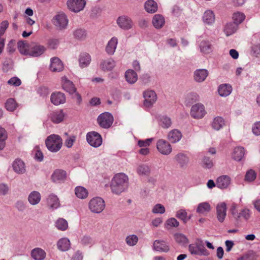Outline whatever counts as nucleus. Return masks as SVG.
Listing matches in <instances>:
<instances>
[{
  "instance_id": "6",
  "label": "nucleus",
  "mask_w": 260,
  "mask_h": 260,
  "mask_svg": "<svg viewBox=\"0 0 260 260\" xmlns=\"http://www.w3.org/2000/svg\"><path fill=\"white\" fill-rule=\"evenodd\" d=\"M86 140L92 147L98 148L102 144V138L100 134L96 132H89L86 135Z\"/></svg>"
},
{
  "instance_id": "11",
  "label": "nucleus",
  "mask_w": 260,
  "mask_h": 260,
  "mask_svg": "<svg viewBox=\"0 0 260 260\" xmlns=\"http://www.w3.org/2000/svg\"><path fill=\"white\" fill-rule=\"evenodd\" d=\"M206 114L204 106L198 103L191 107L190 110L191 116L196 119L202 118Z\"/></svg>"
},
{
  "instance_id": "3",
  "label": "nucleus",
  "mask_w": 260,
  "mask_h": 260,
  "mask_svg": "<svg viewBox=\"0 0 260 260\" xmlns=\"http://www.w3.org/2000/svg\"><path fill=\"white\" fill-rule=\"evenodd\" d=\"M188 250L193 255L208 256L210 254L204 246L203 241L199 238L196 239L194 243L189 245Z\"/></svg>"
},
{
  "instance_id": "20",
  "label": "nucleus",
  "mask_w": 260,
  "mask_h": 260,
  "mask_svg": "<svg viewBox=\"0 0 260 260\" xmlns=\"http://www.w3.org/2000/svg\"><path fill=\"white\" fill-rule=\"evenodd\" d=\"M46 50V47L43 45L34 44L30 47L29 55L33 57H38L43 54Z\"/></svg>"
},
{
  "instance_id": "59",
  "label": "nucleus",
  "mask_w": 260,
  "mask_h": 260,
  "mask_svg": "<svg viewBox=\"0 0 260 260\" xmlns=\"http://www.w3.org/2000/svg\"><path fill=\"white\" fill-rule=\"evenodd\" d=\"M15 207L20 212H23L26 208V203L22 200H18L15 203Z\"/></svg>"
},
{
  "instance_id": "18",
  "label": "nucleus",
  "mask_w": 260,
  "mask_h": 260,
  "mask_svg": "<svg viewBox=\"0 0 260 260\" xmlns=\"http://www.w3.org/2000/svg\"><path fill=\"white\" fill-rule=\"evenodd\" d=\"M61 84L63 89L70 94H74L75 92L76 88L74 85L66 76L61 78Z\"/></svg>"
},
{
  "instance_id": "57",
  "label": "nucleus",
  "mask_w": 260,
  "mask_h": 260,
  "mask_svg": "<svg viewBox=\"0 0 260 260\" xmlns=\"http://www.w3.org/2000/svg\"><path fill=\"white\" fill-rule=\"evenodd\" d=\"M179 225V222L173 217L169 218L166 222L165 227L166 228H176Z\"/></svg>"
},
{
  "instance_id": "61",
  "label": "nucleus",
  "mask_w": 260,
  "mask_h": 260,
  "mask_svg": "<svg viewBox=\"0 0 260 260\" xmlns=\"http://www.w3.org/2000/svg\"><path fill=\"white\" fill-rule=\"evenodd\" d=\"M251 52L253 56L258 57L260 56V44H254L251 47Z\"/></svg>"
},
{
  "instance_id": "48",
  "label": "nucleus",
  "mask_w": 260,
  "mask_h": 260,
  "mask_svg": "<svg viewBox=\"0 0 260 260\" xmlns=\"http://www.w3.org/2000/svg\"><path fill=\"white\" fill-rule=\"evenodd\" d=\"M174 237L175 241L180 245H184L188 242L187 238L183 234L176 233Z\"/></svg>"
},
{
  "instance_id": "40",
  "label": "nucleus",
  "mask_w": 260,
  "mask_h": 260,
  "mask_svg": "<svg viewBox=\"0 0 260 260\" xmlns=\"http://www.w3.org/2000/svg\"><path fill=\"white\" fill-rule=\"evenodd\" d=\"M91 61V57L89 54L87 53L81 54L79 58L80 67L84 68L88 66Z\"/></svg>"
},
{
  "instance_id": "17",
  "label": "nucleus",
  "mask_w": 260,
  "mask_h": 260,
  "mask_svg": "<svg viewBox=\"0 0 260 260\" xmlns=\"http://www.w3.org/2000/svg\"><path fill=\"white\" fill-rule=\"evenodd\" d=\"M50 100L53 104L57 106L65 103L66 96L62 92H53L51 95Z\"/></svg>"
},
{
  "instance_id": "9",
  "label": "nucleus",
  "mask_w": 260,
  "mask_h": 260,
  "mask_svg": "<svg viewBox=\"0 0 260 260\" xmlns=\"http://www.w3.org/2000/svg\"><path fill=\"white\" fill-rule=\"evenodd\" d=\"M116 23L119 28L125 30L131 29L133 26V22L132 19L129 16L124 15L117 18Z\"/></svg>"
},
{
  "instance_id": "28",
  "label": "nucleus",
  "mask_w": 260,
  "mask_h": 260,
  "mask_svg": "<svg viewBox=\"0 0 260 260\" xmlns=\"http://www.w3.org/2000/svg\"><path fill=\"white\" fill-rule=\"evenodd\" d=\"M152 23L156 29H160L165 25V19L162 15L157 14L153 16Z\"/></svg>"
},
{
  "instance_id": "22",
  "label": "nucleus",
  "mask_w": 260,
  "mask_h": 260,
  "mask_svg": "<svg viewBox=\"0 0 260 260\" xmlns=\"http://www.w3.org/2000/svg\"><path fill=\"white\" fill-rule=\"evenodd\" d=\"M174 159L181 168H186L189 161V159L187 155L183 153L177 154L175 156Z\"/></svg>"
},
{
  "instance_id": "37",
  "label": "nucleus",
  "mask_w": 260,
  "mask_h": 260,
  "mask_svg": "<svg viewBox=\"0 0 260 260\" xmlns=\"http://www.w3.org/2000/svg\"><path fill=\"white\" fill-rule=\"evenodd\" d=\"M57 248L61 251H67L70 247L71 243L69 239L67 238H62L57 242Z\"/></svg>"
},
{
  "instance_id": "38",
  "label": "nucleus",
  "mask_w": 260,
  "mask_h": 260,
  "mask_svg": "<svg viewBox=\"0 0 260 260\" xmlns=\"http://www.w3.org/2000/svg\"><path fill=\"white\" fill-rule=\"evenodd\" d=\"M225 124L223 118L220 116L215 117L212 122V128L216 130L219 131L222 128Z\"/></svg>"
},
{
  "instance_id": "25",
  "label": "nucleus",
  "mask_w": 260,
  "mask_h": 260,
  "mask_svg": "<svg viewBox=\"0 0 260 260\" xmlns=\"http://www.w3.org/2000/svg\"><path fill=\"white\" fill-rule=\"evenodd\" d=\"M67 177L66 171L62 170H56L52 175V180L54 182L60 183L63 181Z\"/></svg>"
},
{
  "instance_id": "14",
  "label": "nucleus",
  "mask_w": 260,
  "mask_h": 260,
  "mask_svg": "<svg viewBox=\"0 0 260 260\" xmlns=\"http://www.w3.org/2000/svg\"><path fill=\"white\" fill-rule=\"evenodd\" d=\"M65 114L62 109L51 111L48 115L49 119L54 123L61 122L64 118Z\"/></svg>"
},
{
  "instance_id": "1",
  "label": "nucleus",
  "mask_w": 260,
  "mask_h": 260,
  "mask_svg": "<svg viewBox=\"0 0 260 260\" xmlns=\"http://www.w3.org/2000/svg\"><path fill=\"white\" fill-rule=\"evenodd\" d=\"M128 187V177L125 174H116L111 180L110 187L113 193L119 195Z\"/></svg>"
},
{
  "instance_id": "12",
  "label": "nucleus",
  "mask_w": 260,
  "mask_h": 260,
  "mask_svg": "<svg viewBox=\"0 0 260 260\" xmlns=\"http://www.w3.org/2000/svg\"><path fill=\"white\" fill-rule=\"evenodd\" d=\"M86 5L85 0H68V7L71 11L78 13L82 11Z\"/></svg>"
},
{
  "instance_id": "49",
  "label": "nucleus",
  "mask_w": 260,
  "mask_h": 260,
  "mask_svg": "<svg viewBox=\"0 0 260 260\" xmlns=\"http://www.w3.org/2000/svg\"><path fill=\"white\" fill-rule=\"evenodd\" d=\"M7 133L6 130L0 127V150H3L6 145L5 141L7 139Z\"/></svg>"
},
{
  "instance_id": "23",
  "label": "nucleus",
  "mask_w": 260,
  "mask_h": 260,
  "mask_svg": "<svg viewBox=\"0 0 260 260\" xmlns=\"http://www.w3.org/2000/svg\"><path fill=\"white\" fill-rule=\"evenodd\" d=\"M182 136V133L179 130L174 129L169 132L167 138L171 143H176L181 140Z\"/></svg>"
},
{
  "instance_id": "32",
  "label": "nucleus",
  "mask_w": 260,
  "mask_h": 260,
  "mask_svg": "<svg viewBox=\"0 0 260 260\" xmlns=\"http://www.w3.org/2000/svg\"><path fill=\"white\" fill-rule=\"evenodd\" d=\"M115 61L112 58L104 60L100 63V67L104 71H111L115 67Z\"/></svg>"
},
{
  "instance_id": "5",
  "label": "nucleus",
  "mask_w": 260,
  "mask_h": 260,
  "mask_svg": "<svg viewBox=\"0 0 260 260\" xmlns=\"http://www.w3.org/2000/svg\"><path fill=\"white\" fill-rule=\"evenodd\" d=\"M99 125L104 128H110L113 123V115L109 112H105L101 114L97 119Z\"/></svg>"
},
{
  "instance_id": "19",
  "label": "nucleus",
  "mask_w": 260,
  "mask_h": 260,
  "mask_svg": "<svg viewBox=\"0 0 260 260\" xmlns=\"http://www.w3.org/2000/svg\"><path fill=\"white\" fill-rule=\"evenodd\" d=\"M118 44V39L115 37H112L108 42L105 50L106 53L109 55H112L114 54L117 48Z\"/></svg>"
},
{
  "instance_id": "50",
  "label": "nucleus",
  "mask_w": 260,
  "mask_h": 260,
  "mask_svg": "<svg viewBox=\"0 0 260 260\" xmlns=\"http://www.w3.org/2000/svg\"><path fill=\"white\" fill-rule=\"evenodd\" d=\"M65 135L67 136V138L64 140V145L67 148H71L76 140V136L74 135H68L67 133H65Z\"/></svg>"
},
{
  "instance_id": "15",
  "label": "nucleus",
  "mask_w": 260,
  "mask_h": 260,
  "mask_svg": "<svg viewBox=\"0 0 260 260\" xmlns=\"http://www.w3.org/2000/svg\"><path fill=\"white\" fill-rule=\"evenodd\" d=\"M226 204L224 202H220L216 206L217 218L220 222H223L226 215Z\"/></svg>"
},
{
  "instance_id": "58",
  "label": "nucleus",
  "mask_w": 260,
  "mask_h": 260,
  "mask_svg": "<svg viewBox=\"0 0 260 260\" xmlns=\"http://www.w3.org/2000/svg\"><path fill=\"white\" fill-rule=\"evenodd\" d=\"M187 212L184 209L179 210L176 214V217L182 220L184 222H186L187 220Z\"/></svg>"
},
{
  "instance_id": "46",
  "label": "nucleus",
  "mask_w": 260,
  "mask_h": 260,
  "mask_svg": "<svg viewBox=\"0 0 260 260\" xmlns=\"http://www.w3.org/2000/svg\"><path fill=\"white\" fill-rule=\"evenodd\" d=\"M211 209V206L209 203L203 202L198 205L197 212L199 213L204 214L210 212Z\"/></svg>"
},
{
  "instance_id": "53",
  "label": "nucleus",
  "mask_w": 260,
  "mask_h": 260,
  "mask_svg": "<svg viewBox=\"0 0 260 260\" xmlns=\"http://www.w3.org/2000/svg\"><path fill=\"white\" fill-rule=\"evenodd\" d=\"M256 177V172L252 169L248 170L245 176V180L247 182H253Z\"/></svg>"
},
{
  "instance_id": "30",
  "label": "nucleus",
  "mask_w": 260,
  "mask_h": 260,
  "mask_svg": "<svg viewBox=\"0 0 260 260\" xmlns=\"http://www.w3.org/2000/svg\"><path fill=\"white\" fill-rule=\"evenodd\" d=\"M215 15L211 10H206L203 16V22L208 25L212 24L215 21Z\"/></svg>"
},
{
  "instance_id": "54",
  "label": "nucleus",
  "mask_w": 260,
  "mask_h": 260,
  "mask_svg": "<svg viewBox=\"0 0 260 260\" xmlns=\"http://www.w3.org/2000/svg\"><path fill=\"white\" fill-rule=\"evenodd\" d=\"M125 241L128 246H133L138 243V238L136 235H130L126 237Z\"/></svg>"
},
{
  "instance_id": "39",
  "label": "nucleus",
  "mask_w": 260,
  "mask_h": 260,
  "mask_svg": "<svg viewBox=\"0 0 260 260\" xmlns=\"http://www.w3.org/2000/svg\"><path fill=\"white\" fill-rule=\"evenodd\" d=\"M238 26L235 23L229 22L224 28V32L226 36H230L234 34L238 29Z\"/></svg>"
},
{
  "instance_id": "56",
  "label": "nucleus",
  "mask_w": 260,
  "mask_h": 260,
  "mask_svg": "<svg viewBox=\"0 0 260 260\" xmlns=\"http://www.w3.org/2000/svg\"><path fill=\"white\" fill-rule=\"evenodd\" d=\"M166 211L165 207L161 204H156L152 209V212L154 214H164Z\"/></svg>"
},
{
  "instance_id": "52",
  "label": "nucleus",
  "mask_w": 260,
  "mask_h": 260,
  "mask_svg": "<svg viewBox=\"0 0 260 260\" xmlns=\"http://www.w3.org/2000/svg\"><path fill=\"white\" fill-rule=\"evenodd\" d=\"M74 37L78 40H84L86 37V33L84 29L78 28L73 31Z\"/></svg>"
},
{
  "instance_id": "26",
  "label": "nucleus",
  "mask_w": 260,
  "mask_h": 260,
  "mask_svg": "<svg viewBox=\"0 0 260 260\" xmlns=\"http://www.w3.org/2000/svg\"><path fill=\"white\" fill-rule=\"evenodd\" d=\"M208 75V71L206 69H198L193 73L194 80L199 83L205 81Z\"/></svg>"
},
{
  "instance_id": "45",
  "label": "nucleus",
  "mask_w": 260,
  "mask_h": 260,
  "mask_svg": "<svg viewBox=\"0 0 260 260\" xmlns=\"http://www.w3.org/2000/svg\"><path fill=\"white\" fill-rule=\"evenodd\" d=\"M200 50L205 54L209 53L212 51L211 44L208 41L203 40L200 44Z\"/></svg>"
},
{
  "instance_id": "51",
  "label": "nucleus",
  "mask_w": 260,
  "mask_h": 260,
  "mask_svg": "<svg viewBox=\"0 0 260 260\" xmlns=\"http://www.w3.org/2000/svg\"><path fill=\"white\" fill-rule=\"evenodd\" d=\"M17 107V104L14 99H9L5 103V107L8 111H13Z\"/></svg>"
},
{
  "instance_id": "55",
  "label": "nucleus",
  "mask_w": 260,
  "mask_h": 260,
  "mask_svg": "<svg viewBox=\"0 0 260 260\" xmlns=\"http://www.w3.org/2000/svg\"><path fill=\"white\" fill-rule=\"evenodd\" d=\"M160 124L163 128L169 127L172 124L170 118L166 116H162L160 119Z\"/></svg>"
},
{
  "instance_id": "64",
  "label": "nucleus",
  "mask_w": 260,
  "mask_h": 260,
  "mask_svg": "<svg viewBox=\"0 0 260 260\" xmlns=\"http://www.w3.org/2000/svg\"><path fill=\"white\" fill-rule=\"evenodd\" d=\"M8 83L11 85L18 86L21 85V81L18 77H14L9 80Z\"/></svg>"
},
{
  "instance_id": "2",
  "label": "nucleus",
  "mask_w": 260,
  "mask_h": 260,
  "mask_svg": "<svg viewBox=\"0 0 260 260\" xmlns=\"http://www.w3.org/2000/svg\"><path fill=\"white\" fill-rule=\"evenodd\" d=\"M47 149L52 152L58 151L62 146V140L58 135L51 134L45 140Z\"/></svg>"
},
{
  "instance_id": "31",
  "label": "nucleus",
  "mask_w": 260,
  "mask_h": 260,
  "mask_svg": "<svg viewBox=\"0 0 260 260\" xmlns=\"http://www.w3.org/2000/svg\"><path fill=\"white\" fill-rule=\"evenodd\" d=\"M244 154V148L243 147L238 146L234 149L232 156L234 160L239 161L242 160Z\"/></svg>"
},
{
  "instance_id": "47",
  "label": "nucleus",
  "mask_w": 260,
  "mask_h": 260,
  "mask_svg": "<svg viewBox=\"0 0 260 260\" xmlns=\"http://www.w3.org/2000/svg\"><path fill=\"white\" fill-rule=\"evenodd\" d=\"M233 20L234 23L237 24L238 26L241 24L245 19V14L241 12H236L233 15Z\"/></svg>"
},
{
  "instance_id": "27",
  "label": "nucleus",
  "mask_w": 260,
  "mask_h": 260,
  "mask_svg": "<svg viewBox=\"0 0 260 260\" xmlns=\"http://www.w3.org/2000/svg\"><path fill=\"white\" fill-rule=\"evenodd\" d=\"M153 249L157 251L167 252L170 248L165 241L155 240L153 243Z\"/></svg>"
},
{
  "instance_id": "42",
  "label": "nucleus",
  "mask_w": 260,
  "mask_h": 260,
  "mask_svg": "<svg viewBox=\"0 0 260 260\" xmlns=\"http://www.w3.org/2000/svg\"><path fill=\"white\" fill-rule=\"evenodd\" d=\"M18 49L22 54H29L30 47L29 44L25 41H19L18 43Z\"/></svg>"
},
{
  "instance_id": "7",
  "label": "nucleus",
  "mask_w": 260,
  "mask_h": 260,
  "mask_svg": "<svg viewBox=\"0 0 260 260\" xmlns=\"http://www.w3.org/2000/svg\"><path fill=\"white\" fill-rule=\"evenodd\" d=\"M144 99V106L147 108L151 107L157 99L155 92L153 90L147 89L143 93Z\"/></svg>"
},
{
  "instance_id": "4",
  "label": "nucleus",
  "mask_w": 260,
  "mask_h": 260,
  "mask_svg": "<svg viewBox=\"0 0 260 260\" xmlns=\"http://www.w3.org/2000/svg\"><path fill=\"white\" fill-rule=\"evenodd\" d=\"M88 207L91 212L95 213H100L105 209V201L100 197L93 198L89 201Z\"/></svg>"
},
{
  "instance_id": "10",
  "label": "nucleus",
  "mask_w": 260,
  "mask_h": 260,
  "mask_svg": "<svg viewBox=\"0 0 260 260\" xmlns=\"http://www.w3.org/2000/svg\"><path fill=\"white\" fill-rule=\"evenodd\" d=\"M156 148L160 153L165 155L170 154L172 151L171 144L164 139H159L157 141Z\"/></svg>"
},
{
  "instance_id": "8",
  "label": "nucleus",
  "mask_w": 260,
  "mask_h": 260,
  "mask_svg": "<svg viewBox=\"0 0 260 260\" xmlns=\"http://www.w3.org/2000/svg\"><path fill=\"white\" fill-rule=\"evenodd\" d=\"M53 23L59 30L66 28L68 24V19L63 13H59L53 18Z\"/></svg>"
},
{
  "instance_id": "36",
  "label": "nucleus",
  "mask_w": 260,
  "mask_h": 260,
  "mask_svg": "<svg viewBox=\"0 0 260 260\" xmlns=\"http://www.w3.org/2000/svg\"><path fill=\"white\" fill-rule=\"evenodd\" d=\"M31 256L35 260H43L46 257V252L40 248H36L32 250Z\"/></svg>"
},
{
  "instance_id": "35",
  "label": "nucleus",
  "mask_w": 260,
  "mask_h": 260,
  "mask_svg": "<svg viewBox=\"0 0 260 260\" xmlns=\"http://www.w3.org/2000/svg\"><path fill=\"white\" fill-rule=\"evenodd\" d=\"M144 8L147 12L154 13L157 10V4L154 0H147L144 4Z\"/></svg>"
},
{
  "instance_id": "21",
  "label": "nucleus",
  "mask_w": 260,
  "mask_h": 260,
  "mask_svg": "<svg viewBox=\"0 0 260 260\" xmlns=\"http://www.w3.org/2000/svg\"><path fill=\"white\" fill-rule=\"evenodd\" d=\"M63 69V65L60 59L54 57L50 59V69L52 72H60Z\"/></svg>"
},
{
  "instance_id": "62",
  "label": "nucleus",
  "mask_w": 260,
  "mask_h": 260,
  "mask_svg": "<svg viewBox=\"0 0 260 260\" xmlns=\"http://www.w3.org/2000/svg\"><path fill=\"white\" fill-rule=\"evenodd\" d=\"M202 163L203 167L207 169H210L213 166L212 161L208 157H204L203 158Z\"/></svg>"
},
{
  "instance_id": "63",
  "label": "nucleus",
  "mask_w": 260,
  "mask_h": 260,
  "mask_svg": "<svg viewBox=\"0 0 260 260\" xmlns=\"http://www.w3.org/2000/svg\"><path fill=\"white\" fill-rule=\"evenodd\" d=\"M9 25V23L7 20H4L0 23V37L4 34Z\"/></svg>"
},
{
  "instance_id": "43",
  "label": "nucleus",
  "mask_w": 260,
  "mask_h": 260,
  "mask_svg": "<svg viewBox=\"0 0 260 260\" xmlns=\"http://www.w3.org/2000/svg\"><path fill=\"white\" fill-rule=\"evenodd\" d=\"M137 173L140 176H148L150 173V168L146 164H140L137 168Z\"/></svg>"
},
{
  "instance_id": "16",
  "label": "nucleus",
  "mask_w": 260,
  "mask_h": 260,
  "mask_svg": "<svg viewBox=\"0 0 260 260\" xmlns=\"http://www.w3.org/2000/svg\"><path fill=\"white\" fill-rule=\"evenodd\" d=\"M231 184V178L228 175L218 177L216 181V186L221 189L228 188Z\"/></svg>"
},
{
  "instance_id": "33",
  "label": "nucleus",
  "mask_w": 260,
  "mask_h": 260,
  "mask_svg": "<svg viewBox=\"0 0 260 260\" xmlns=\"http://www.w3.org/2000/svg\"><path fill=\"white\" fill-rule=\"evenodd\" d=\"M14 171L18 174H23L25 172L26 169L25 164L20 159H16L13 164Z\"/></svg>"
},
{
  "instance_id": "34",
  "label": "nucleus",
  "mask_w": 260,
  "mask_h": 260,
  "mask_svg": "<svg viewBox=\"0 0 260 260\" xmlns=\"http://www.w3.org/2000/svg\"><path fill=\"white\" fill-rule=\"evenodd\" d=\"M124 76L126 81L131 84H134L138 80L137 74L133 70H127Z\"/></svg>"
},
{
  "instance_id": "13",
  "label": "nucleus",
  "mask_w": 260,
  "mask_h": 260,
  "mask_svg": "<svg viewBox=\"0 0 260 260\" xmlns=\"http://www.w3.org/2000/svg\"><path fill=\"white\" fill-rule=\"evenodd\" d=\"M47 207L52 211L60 207V203L58 197L53 193L49 194L46 198Z\"/></svg>"
},
{
  "instance_id": "24",
  "label": "nucleus",
  "mask_w": 260,
  "mask_h": 260,
  "mask_svg": "<svg viewBox=\"0 0 260 260\" xmlns=\"http://www.w3.org/2000/svg\"><path fill=\"white\" fill-rule=\"evenodd\" d=\"M41 195L38 191H32L28 194L27 200L28 203L32 206L38 205L41 201Z\"/></svg>"
},
{
  "instance_id": "60",
  "label": "nucleus",
  "mask_w": 260,
  "mask_h": 260,
  "mask_svg": "<svg viewBox=\"0 0 260 260\" xmlns=\"http://www.w3.org/2000/svg\"><path fill=\"white\" fill-rule=\"evenodd\" d=\"M252 132L255 136H260V121L253 123L252 126Z\"/></svg>"
},
{
  "instance_id": "41",
  "label": "nucleus",
  "mask_w": 260,
  "mask_h": 260,
  "mask_svg": "<svg viewBox=\"0 0 260 260\" xmlns=\"http://www.w3.org/2000/svg\"><path fill=\"white\" fill-rule=\"evenodd\" d=\"M76 197L81 199H86L88 196V190L84 187L79 186L75 189Z\"/></svg>"
},
{
  "instance_id": "29",
  "label": "nucleus",
  "mask_w": 260,
  "mask_h": 260,
  "mask_svg": "<svg viewBox=\"0 0 260 260\" xmlns=\"http://www.w3.org/2000/svg\"><path fill=\"white\" fill-rule=\"evenodd\" d=\"M232 86L226 83L220 85L218 88V93L222 97L228 96L232 93Z\"/></svg>"
},
{
  "instance_id": "44",
  "label": "nucleus",
  "mask_w": 260,
  "mask_h": 260,
  "mask_svg": "<svg viewBox=\"0 0 260 260\" xmlns=\"http://www.w3.org/2000/svg\"><path fill=\"white\" fill-rule=\"evenodd\" d=\"M56 228L60 231H64L68 228V221L64 218H59L55 222Z\"/></svg>"
}]
</instances>
